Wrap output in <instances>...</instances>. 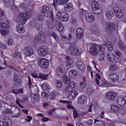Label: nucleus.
Instances as JSON below:
<instances>
[{"mask_svg":"<svg viewBox=\"0 0 126 126\" xmlns=\"http://www.w3.org/2000/svg\"><path fill=\"white\" fill-rule=\"evenodd\" d=\"M92 9L94 14H101L102 13V7L100 5H92Z\"/></svg>","mask_w":126,"mask_h":126,"instance_id":"nucleus-7","label":"nucleus"},{"mask_svg":"<svg viewBox=\"0 0 126 126\" xmlns=\"http://www.w3.org/2000/svg\"><path fill=\"white\" fill-rule=\"evenodd\" d=\"M49 60L42 58L40 59L38 61V64L41 68H43V69H46V68H48L49 67Z\"/></svg>","mask_w":126,"mask_h":126,"instance_id":"nucleus-4","label":"nucleus"},{"mask_svg":"<svg viewBox=\"0 0 126 126\" xmlns=\"http://www.w3.org/2000/svg\"><path fill=\"white\" fill-rule=\"evenodd\" d=\"M78 95L77 92H75L74 93H71L70 94H67V99L71 101L74 100L76 98V96Z\"/></svg>","mask_w":126,"mask_h":126,"instance_id":"nucleus-19","label":"nucleus"},{"mask_svg":"<svg viewBox=\"0 0 126 126\" xmlns=\"http://www.w3.org/2000/svg\"><path fill=\"white\" fill-rule=\"evenodd\" d=\"M87 124L88 126H91L93 125V120L90 119L87 122Z\"/></svg>","mask_w":126,"mask_h":126,"instance_id":"nucleus-63","label":"nucleus"},{"mask_svg":"<svg viewBox=\"0 0 126 126\" xmlns=\"http://www.w3.org/2000/svg\"><path fill=\"white\" fill-rule=\"evenodd\" d=\"M57 26H58L57 29L59 32H62V31H63V26L61 24V23H59L57 24Z\"/></svg>","mask_w":126,"mask_h":126,"instance_id":"nucleus-45","label":"nucleus"},{"mask_svg":"<svg viewBox=\"0 0 126 126\" xmlns=\"http://www.w3.org/2000/svg\"><path fill=\"white\" fill-rule=\"evenodd\" d=\"M117 104L119 106L123 107L126 105V99L123 97H119L117 100Z\"/></svg>","mask_w":126,"mask_h":126,"instance_id":"nucleus-21","label":"nucleus"},{"mask_svg":"<svg viewBox=\"0 0 126 126\" xmlns=\"http://www.w3.org/2000/svg\"><path fill=\"white\" fill-rule=\"evenodd\" d=\"M98 2H99V0H94V1L92 3V5H100Z\"/></svg>","mask_w":126,"mask_h":126,"instance_id":"nucleus-62","label":"nucleus"},{"mask_svg":"<svg viewBox=\"0 0 126 126\" xmlns=\"http://www.w3.org/2000/svg\"><path fill=\"white\" fill-rule=\"evenodd\" d=\"M60 103H63V104H67L68 109H72L73 110L75 109V108H74L73 106L71 105L72 102L70 101L60 100Z\"/></svg>","mask_w":126,"mask_h":126,"instance_id":"nucleus-18","label":"nucleus"},{"mask_svg":"<svg viewBox=\"0 0 126 126\" xmlns=\"http://www.w3.org/2000/svg\"><path fill=\"white\" fill-rule=\"evenodd\" d=\"M62 80L65 84H68L70 82V79L68 78L66 75L63 76L62 78Z\"/></svg>","mask_w":126,"mask_h":126,"instance_id":"nucleus-30","label":"nucleus"},{"mask_svg":"<svg viewBox=\"0 0 126 126\" xmlns=\"http://www.w3.org/2000/svg\"><path fill=\"white\" fill-rule=\"evenodd\" d=\"M56 2V4H58L59 5H63L67 3V2H68V0H57Z\"/></svg>","mask_w":126,"mask_h":126,"instance_id":"nucleus-28","label":"nucleus"},{"mask_svg":"<svg viewBox=\"0 0 126 126\" xmlns=\"http://www.w3.org/2000/svg\"><path fill=\"white\" fill-rule=\"evenodd\" d=\"M20 7L23 10H26L27 9V6H26L24 3H22L20 5Z\"/></svg>","mask_w":126,"mask_h":126,"instance_id":"nucleus-58","label":"nucleus"},{"mask_svg":"<svg viewBox=\"0 0 126 126\" xmlns=\"http://www.w3.org/2000/svg\"><path fill=\"white\" fill-rule=\"evenodd\" d=\"M109 78L113 82H117L120 79V77L118 74L113 73L109 75Z\"/></svg>","mask_w":126,"mask_h":126,"instance_id":"nucleus-12","label":"nucleus"},{"mask_svg":"<svg viewBox=\"0 0 126 126\" xmlns=\"http://www.w3.org/2000/svg\"><path fill=\"white\" fill-rule=\"evenodd\" d=\"M114 51L116 56V58L117 60H122V59H123V55L119 50L115 49Z\"/></svg>","mask_w":126,"mask_h":126,"instance_id":"nucleus-23","label":"nucleus"},{"mask_svg":"<svg viewBox=\"0 0 126 126\" xmlns=\"http://www.w3.org/2000/svg\"><path fill=\"white\" fill-rule=\"evenodd\" d=\"M106 84L107 83L104 81H99V83H98L97 85L101 86V87H104V86H106Z\"/></svg>","mask_w":126,"mask_h":126,"instance_id":"nucleus-53","label":"nucleus"},{"mask_svg":"<svg viewBox=\"0 0 126 126\" xmlns=\"http://www.w3.org/2000/svg\"><path fill=\"white\" fill-rule=\"evenodd\" d=\"M105 28L106 30H107L108 32H110V33H113V32H114V31H115V25H114L113 24H107Z\"/></svg>","mask_w":126,"mask_h":126,"instance_id":"nucleus-17","label":"nucleus"},{"mask_svg":"<svg viewBox=\"0 0 126 126\" xmlns=\"http://www.w3.org/2000/svg\"><path fill=\"white\" fill-rule=\"evenodd\" d=\"M56 97H57V95L55 93H51L49 94V98L51 100H55V99H56Z\"/></svg>","mask_w":126,"mask_h":126,"instance_id":"nucleus-48","label":"nucleus"},{"mask_svg":"<svg viewBox=\"0 0 126 126\" xmlns=\"http://www.w3.org/2000/svg\"><path fill=\"white\" fill-rule=\"evenodd\" d=\"M11 91L14 93V94H19V93H22L23 92V89H20L19 90L13 89L11 90Z\"/></svg>","mask_w":126,"mask_h":126,"instance_id":"nucleus-37","label":"nucleus"},{"mask_svg":"<svg viewBox=\"0 0 126 126\" xmlns=\"http://www.w3.org/2000/svg\"><path fill=\"white\" fill-rule=\"evenodd\" d=\"M86 21L89 23H91L95 21V16L93 14L91 13H87L85 14Z\"/></svg>","mask_w":126,"mask_h":126,"instance_id":"nucleus-9","label":"nucleus"},{"mask_svg":"<svg viewBox=\"0 0 126 126\" xmlns=\"http://www.w3.org/2000/svg\"><path fill=\"white\" fill-rule=\"evenodd\" d=\"M13 82L20 83V77L18 76L17 73H14V74Z\"/></svg>","mask_w":126,"mask_h":126,"instance_id":"nucleus-32","label":"nucleus"},{"mask_svg":"<svg viewBox=\"0 0 126 126\" xmlns=\"http://www.w3.org/2000/svg\"><path fill=\"white\" fill-rule=\"evenodd\" d=\"M95 76L96 78H95V80L97 84H99L100 81L98 79H101V76L99 75V74H96Z\"/></svg>","mask_w":126,"mask_h":126,"instance_id":"nucleus-54","label":"nucleus"},{"mask_svg":"<svg viewBox=\"0 0 126 126\" xmlns=\"http://www.w3.org/2000/svg\"><path fill=\"white\" fill-rule=\"evenodd\" d=\"M77 68L83 71L86 69V67L83 62L81 61H78L77 62Z\"/></svg>","mask_w":126,"mask_h":126,"instance_id":"nucleus-14","label":"nucleus"},{"mask_svg":"<svg viewBox=\"0 0 126 126\" xmlns=\"http://www.w3.org/2000/svg\"><path fill=\"white\" fill-rule=\"evenodd\" d=\"M106 97L110 101H114L115 99V95H114V94H113L111 93H107L106 94Z\"/></svg>","mask_w":126,"mask_h":126,"instance_id":"nucleus-27","label":"nucleus"},{"mask_svg":"<svg viewBox=\"0 0 126 126\" xmlns=\"http://www.w3.org/2000/svg\"><path fill=\"white\" fill-rule=\"evenodd\" d=\"M48 75H46L44 73H40L39 74L38 78H41L43 80H45V79L48 78Z\"/></svg>","mask_w":126,"mask_h":126,"instance_id":"nucleus-42","label":"nucleus"},{"mask_svg":"<svg viewBox=\"0 0 126 126\" xmlns=\"http://www.w3.org/2000/svg\"><path fill=\"white\" fill-rule=\"evenodd\" d=\"M20 100H19V99L17 98L16 100V104H17V105H18V106H19V107H20V108H22V109H24V107H23V106L21 105V104H20Z\"/></svg>","mask_w":126,"mask_h":126,"instance_id":"nucleus-60","label":"nucleus"},{"mask_svg":"<svg viewBox=\"0 0 126 126\" xmlns=\"http://www.w3.org/2000/svg\"><path fill=\"white\" fill-rule=\"evenodd\" d=\"M69 75L70 77H72V78H75L77 76V71L75 70H72L69 71Z\"/></svg>","mask_w":126,"mask_h":126,"instance_id":"nucleus-26","label":"nucleus"},{"mask_svg":"<svg viewBox=\"0 0 126 126\" xmlns=\"http://www.w3.org/2000/svg\"><path fill=\"white\" fill-rule=\"evenodd\" d=\"M113 11L117 18H122L123 17V11L120 7L115 6L113 8Z\"/></svg>","mask_w":126,"mask_h":126,"instance_id":"nucleus-8","label":"nucleus"},{"mask_svg":"<svg viewBox=\"0 0 126 126\" xmlns=\"http://www.w3.org/2000/svg\"><path fill=\"white\" fill-rule=\"evenodd\" d=\"M63 65H60L59 66H58L56 70V73L57 74V75H62L63 74Z\"/></svg>","mask_w":126,"mask_h":126,"instance_id":"nucleus-24","label":"nucleus"},{"mask_svg":"<svg viewBox=\"0 0 126 126\" xmlns=\"http://www.w3.org/2000/svg\"><path fill=\"white\" fill-rule=\"evenodd\" d=\"M94 92V89L93 88H88L87 90V93L89 95H92V94Z\"/></svg>","mask_w":126,"mask_h":126,"instance_id":"nucleus-46","label":"nucleus"},{"mask_svg":"<svg viewBox=\"0 0 126 126\" xmlns=\"http://www.w3.org/2000/svg\"><path fill=\"white\" fill-rule=\"evenodd\" d=\"M0 32L2 36H6V35H8V32L6 30H0Z\"/></svg>","mask_w":126,"mask_h":126,"instance_id":"nucleus-55","label":"nucleus"},{"mask_svg":"<svg viewBox=\"0 0 126 126\" xmlns=\"http://www.w3.org/2000/svg\"><path fill=\"white\" fill-rule=\"evenodd\" d=\"M76 36L77 39H81L83 36V30L81 28H78L76 31Z\"/></svg>","mask_w":126,"mask_h":126,"instance_id":"nucleus-20","label":"nucleus"},{"mask_svg":"<svg viewBox=\"0 0 126 126\" xmlns=\"http://www.w3.org/2000/svg\"><path fill=\"white\" fill-rule=\"evenodd\" d=\"M49 52V48L46 46H43V48H40L38 50V55L41 57H45Z\"/></svg>","mask_w":126,"mask_h":126,"instance_id":"nucleus-5","label":"nucleus"},{"mask_svg":"<svg viewBox=\"0 0 126 126\" xmlns=\"http://www.w3.org/2000/svg\"><path fill=\"white\" fill-rule=\"evenodd\" d=\"M111 110L115 113H119V112H120V107L117 105H112L111 106Z\"/></svg>","mask_w":126,"mask_h":126,"instance_id":"nucleus-34","label":"nucleus"},{"mask_svg":"<svg viewBox=\"0 0 126 126\" xmlns=\"http://www.w3.org/2000/svg\"><path fill=\"white\" fill-rule=\"evenodd\" d=\"M4 123L2 121H0V126H11L12 125V122L8 117H5L4 118Z\"/></svg>","mask_w":126,"mask_h":126,"instance_id":"nucleus-10","label":"nucleus"},{"mask_svg":"<svg viewBox=\"0 0 126 126\" xmlns=\"http://www.w3.org/2000/svg\"><path fill=\"white\" fill-rule=\"evenodd\" d=\"M26 21H27V19L24 16V13L21 12L16 18V22L17 23H21L23 25H24L25 23H26Z\"/></svg>","mask_w":126,"mask_h":126,"instance_id":"nucleus-3","label":"nucleus"},{"mask_svg":"<svg viewBox=\"0 0 126 126\" xmlns=\"http://www.w3.org/2000/svg\"><path fill=\"white\" fill-rule=\"evenodd\" d=\"M48 35L50 37L52 36L55 39V40H56V41H59V36H58V34H57V33L55 32H52L48 33Z\"/></svg>","mask_w":126,"mask_h":126,"instance_id":"nucleus-31","label":"nucleus"},{"mask_svg":"<svg viewBox=\"0 0 126 126\" xmlns=\"http://www.w3.org/2000/svg\"><path fill=\"white\" fill-rule=\"evenodd\" d=\"M69 50L70 53L75 56H79L81 55V48L80 47H77L74 45H70Z\"/></svg>","mask_w":126,"mask_h":126,"instance_id":"nucleus-2","label":"nucleus"},{"mask_svg":"<svg viewBox=\"0 0 126 126\" xmlns=\"http://www.w3.org/2000/svg\"><path fill=\"white\" fill-rule=\"evenodd\" d=\"M118 47L120 48V49H121V50H124V49H125V44L124 43V42H123V41H119V42L118 43Z\"/></svg>","mask_w":126,"mask_h":126,"instance_id":"nucleus-47","label":"nucleus"},{"mask_svg":"<svg viewBox=\"0 0 126 126\" xmlns=\"http://www.w3.org/2000/svg\"><path fill=\"white\" fill-rule=\"evenodd\" d=\"M74 90L71 87L69 86V84H68L66 87V91H67V92H71L72 93L73 91Z\"/></svg>","mask_w":126,"mask_h":126,"instance_id":"nucleus-51","label":"nucleus"},{"mask_svg":"<svg viewBox=\"0 0 126 126\" xmlns=\"http://www.w3.org/2000/svg\"><path fill=\"white\" fill-rule=\"evenodd\" d=\"M48 11H49V7L45 5H43L41 10V13H43V14H46V13H48Z\"/></svg>","mask_w":126,"mask_h":126,"instance_id":"nucleus-36","label":"nucleus"},{"mask_svg":"<svg viewBox=\"0 0 126 126\" xmlns=\"http://www.w3.org/2000/svg\"><path fill=\"white\" fill-rule=\"evenodd\" d=\"M38 40H40V41H42V42H44V41H45L46 40V38H45V36H44L43 35H40L39 34L38 36Z\"/></svg>","mask_w":126,"mask_h":126,"instance_id":"nucleus-56","label":"nucleus"},{"mask_svg":"<svg viewBox=\"0 0 126 126\" xmlns=\"http://www.w3.org/2000/svg\"><path fill=\"white\" fill-rule=\"evenodd\" d=\"M24 16H25L27 20V19H29L30 18H31V16H32V14H31V12H28L26 13V14H24Z\"/></svg>","mask_w":126,"mask_h":126,"instance_id":"nucleus-49","label":"nucleus"},{"mask_svg":"<svg viewBox=\"0 0 126 126\" xmlns=\"http://www.w3.org/2000/svg\"><path fill=\"white\" fill-rule=\"evenodd\" d=\"M57 15L58 16V17H60L62 21H63L64 22H67V21L69 20L68 15L65 13L59 12L57 13Z\"/></svg>","mask_w":126,"mask_h":126,"instance_id":"nucleus-6","label":"nucleus"},{"mask_svg":"<svg viewBox=\"0 0 126 126\" xmlns=\"http://www.w3.org/2000/svg\"><path fill=\"white\" fill-rule=\"evenodd\" d=\"M109 68L111 69V70H116V69H118V68H119V67L118 66V65L116 64H111L109 66Z\"/></svg>","mask_w":126,"mask_h":126,"instance_id":"nucleus-44","label":"nucleus"},{"mask_svg":"<svg viewBox=\"0 0 126 126\" xmlns=\"http://www.w3.org/2000/svg\"><path fill=\"white\" fill-rule=\"evenodd\" d=\"M7 23H3L2 24V28L4 29V30H7L8 28H9V25H8V23H9V22L8 21H6Z\"/></svg>","mask_w":126,"mask_h":126,"instance_id":"nucleus-39","label":"nucleus"},{"mask_svg":"<svg viewBox=\"0 0 126 126\" xmlns=\"http://www.w3.org/2000/svg\"><path fill=\"white\" fill-rule=\"evenodd\" d=\"M16 30L18 33L21 34H24L25 33V28L22 26V25H17L16 26Z\"/></svg>","mask_w":126,"mask_h":126,"instance_id":"nucleus-13","label":"nucleus"},{"mask_svg":"<svg viewBox=\"0 0 126 126\" xmlns=\"http://www.w3.org/2000/svg\"><path fill=\"white\" fill-rule=\"evenodd\" d=\"M48 96L49 95H48V94H47L46 93H44L41 94V97H42L43 99H46V98H48Z\"/></svg>","mask_w":126,"mask_h":126,"instance_id":"nucleus-64","label":"nucleus"},{"mask_svg":"<svg viewBox=\"0 0 126 126\" xmlns=\"http://www.w3.org/2000/svg\"><path fill=\"white\" fill-rule=\"evenodd\" d=\"M39 94H33V97L31 98L32 102H35L39 99Z\"/></svg>","mask_w":126,"mask_h":126,"instance_id":"nucleus-41","label":"nucleus"},{"mask_svg":"<svg viewBox=\"0 0 126 126\" xmlns=\"http://www.w3.org/2000/svg\"><path fill=\"white\" fill-rule=\"evenodd\" d=\"M25 55L26 57H29L33 55V49L30 47H27L24 48Z\"/></svg>","mask_w":126,"mask_h":126,"instance_id":"nucleus-11","label":"nucleus"},{"mask_svg":"<svg viewBox=\"0 0 126 126\" xmlns=\"http://www.w3.org/2000/svg\"><path fill=\"white\" fill-rule=\"evenodd\" d=\"M67 61H66V63L67 66L70 67V65H71V63H72V61L70 60V58L69 57H67L66 58Z\"/></svg>","mask_w":126,"mask_h":126,"instance_id":"nucleus-43","label":"nucleus"},{"mask_svg":"<svg viewBox=\"0 0 126 126\" xmlns=\"http://www.w3.org/2000/svg\"><path fill=\"white\" fill-rule=\"evenodd\" d=\"M13 58H16V59H20L21 58V52L15 51L12 55Z\"/></svg>","mask_w":126,"mask_h":126,"instance_id":"nucleus-29","label":"nucleus"},{"mask_svg":"<svg viewBox=\"0 0 126 126\" xmlns=\"http://www.w3.org/2000/svg\"><path fill=\"white\" fill-rule=\"evenodd\" d=\"M91 28L94 34H98L99 30H98V26H97V25L95 24H93Z\"/></svg>","mask_w":126,"mask_h":126,"instance_id":"nucleus-25","label":"nucleus"},{"mask_svg":"<svg viewBox=\"0 0 126 126\" xmlns=\"http://www.w3.org/2000/svg\"><path fill=\"white\" fill-rule=\"evenodd\" d=\"M33 118H32V117H31V116H28L27 117V118L26 119V121L27 122H28V123H30V122H31V120Z\"/></svg>","mask_w":126,"mask_h":126,"instance_id":"nucleus-61","label":"nucleus"},{"mask_svg":"<svg viewBox=\"0 0 126 126\" xmlns=\"http://www.w3.org/2000/svg\"><path fill=\"white\" fill-rule=\"evenodd\" d=\"M105 15H106V16L107 17H113V16H114V13L113 12V11L112 10H107L106 12H105Z\"/></svg>","mask_w":126,"mask_h":126,"instance_id":"nucleus-38","label":"nucleus"},{"mask_svg":"<svg viewBox=\"0 0 126 126\" xmlns=\"http://www.w3.org/2000/svg\"><path fill=\"white\" fill-rule=\"evenodd\" d=\"M44 16H45V14H40L38 15V16L37 17V19L39 21H43V20H44Z\"/></svg>","mask_w":126,"mask_h":126,"instance_id":"nucleus-50","label":"nucleus"},{"mask_svg":"<svg viewBox=\"0 0 126 126\" xmlns=\"http://www.w3.org/2000/svg\"><path fill=\"white\" fill-rule=\"evenodd\" d=\"M106 46L109 51H113L114 50V48L113 47V45L112 43L110 41H107L106 43Z\"/></svg>","mask_w":126,"mask_h":126,"instance_id":"nucleus-40","label":"nucleus"},{"mask_svg":"<svg viewBox=\"0 0 126 126\" xmlns=\"http://www.w3.org/2000/svg\"><path fill=\"white\" fill-rule=\"evenodd\" d=\"M107 59L111 63H114L116 60V56L114 55V53L110 52L107 54Z\"/></svg>","mask_w":126,"mask_h":126,"instance_id":"nucleus-15","label":"nucleus"},{"mask_svg":"<svg viewBox=\"0 0 126 126\" xmlns=\"http://www.w3.org/2000/svg\"><path fill=\"white\" fill-rule=\"evenodd\" d=\"M55 85L57 88H61L62 86H63V81L60 80H57L55 81Z\"/></svg>","mask_w":126,"mask_h":126,"instance_id":"nucleus-35","label":"nucleus"},{"mask_svg":"<svg viewBox=\"0 0 126 126\" xmlns=\"http://www.w3.org/2000/svg\"><path fill=\"white\" fill-rule=\"evenodd\" d=\"M64 10L68 12L69 11H71L73 10V5L72 4L69 3L66 4L63 7Z\"/></svg>","mask_w":126,"mask_h":126,"instance_id":"nucleus-22","label":"nucleus"},{"mask_svg":"<svg viewBox=\"0 0 126 126\" xmlns=\"http://www.w3.org/2000/svg\"><path fill=\"white\" fill-rule=\"evenodd\" d=\"M4 112L6 113V114H13V111H12V110L9 108H6Z\"/></svg>","mask_w":126,"mask_h":126,"instance_id":"nucleus-57","label":"nucleus"},{"mask_svg":"<svg viewBox=\"0 0 126 126\" xmlns=\"http://www.w3.org/2000/svg\"><path fill=\"white\" fill-rule=\"evenodd\" d=\"M68 85L69 86H70L74 90L75 89V87H76V84H75V82H71Z\"/></svg>","mask_w":126,"mask_h":126,"instance_id":"nucleus-52","label":"nucleus"},{"mask_svg":"<svg viewBox=\"0 0 126 126\" xmlns=\"http://www.w3.org/2000/svg\"><path fill=\"white\" fill-rule=\"evenodd\" d=\"M77 102L78 104H85L87 102V98L84 95H81L78 98Z\"/></svg>","mask_w":126,"mask_h":126,"instance_id":"nucleus-16","label":"nucleus"},{"mask_svg":"<svg viewBox=\"0 0 126 126\" xmlns=\"http://www.w3.org/2000/svg\"><path fill=\"white\" fill-rule=\"evenodd\" d=\"M106 48V45H103L100 46L99 44L93 43L90 47V52L93 56H97L99 54V52H104Z\"/></svg>","mask_w":126,"mask_h":126,"instance_id":"nucleus-1","label":"nucleus"},{"mask_svg":"<svg viewBox=\"0 0 126 126\" xmlns=\"http://www.w3.org/2000/svg\"><path fill=\"white\" fill-rule=\"evenodd\" d=\"M73 114L74 119H76V118H77V117H78V114L77 113V111H76V110L75 109L73 110Z\"/></svg>","mask_w":126,"mask_h":126,"instance_id":"nucleus-59","label":"nucleus"},{"mask_svg":"<svg viewBox=\"0 0 126 126\" xmlns=\"http://www.w3.org/2000/svg\"><path fill=\"white\" fill-rule=\"evenodd\" d=\"M15 113H14L12 116V118H19L20 117V111L19 109L16 108L15 110Z\"/></svg>","mask_w":126,"mask_h":126,"instance_id":"nucleus-33","label":"nucleus"}]
</instances>
